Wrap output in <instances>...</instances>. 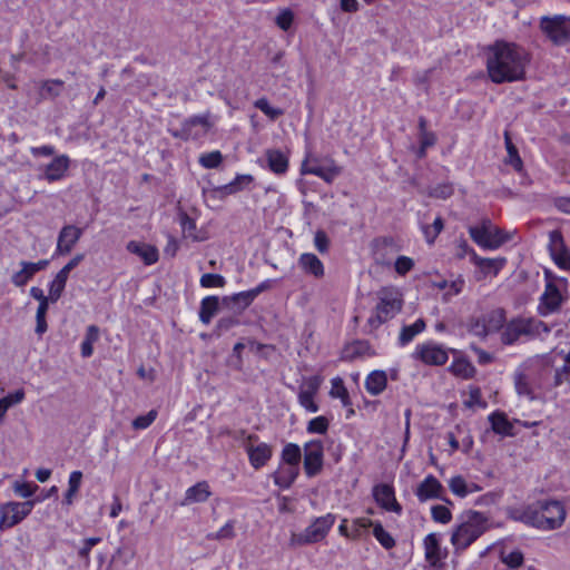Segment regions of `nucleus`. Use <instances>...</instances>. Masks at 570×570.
<instances>
[{
	"instance_id": "1",
	"label": "nucleus",
	"mask_w": 570,
	"mask_h": 570,
	"mask_svg": "<svg viewBox=\"0 0 570 570\" xmlns=\"http://www.w3.org/2000/svg\"><path fill=\"white\" fill-rule=\"evenodd\" d=\"M527 63L525 51L515 43L498 40L488 48L487 70L494 83L522 80Z\"/></svg>"
},
{
	"instance_id": "2",
	"label": "nucleus",
	"mask_w": 570,
	"mask_h": 570,
	"mask_svg": "<svg viewBox=\"0 0 570 570\" xmlns=\"http://www.w3.org/2000/svg\"><path fill=\"white\" fill-rule=\"evenodd\" d=\"M489 529V518L482 512L466 510L458 517L452 531L451 543L455 551L468 549Z\"/></svg>"
},
{
	"instance_id": "3",
	"label": "nucleus",
	"mask_w": 570,
	"mask_h": 570,
	"mask_svg": "<svg viewBox=\"0 0 570 570\" xmlns=\"http://www.w3.org/2000/svg\"><path fill=\"white\" fill-rule=\"evenodd\" d=\"M376 295L379 302L365 325L368 333H372L382 324L394 318L403 307V295L400 289L394 286L382 287L377 291Z\"/></svg>"
},
{
	"instance_id": "4",
	"label": "nucleus",
	"mask_w": 570,
	"mask_h": 570,
	"mask_svg": "<svg viewBox=\"0 0 570 570\" xmlns=\"http://www.w3.org/2000/svg\"><path fill=\"white\" fill-rule=\"evenodd\" d=\"M469 234L473 242L484 249H495L512 240L515 232H508L484 219L480 224L471 226Z\"/></svg>"
},
{
	"instance_id": "5",
	"label": "nucleus",
	"mask_w": 570,
	"mask_h": 570,
	"mask_svg": "<svg viewBox=\"0 0 570 570\" xmlns=\"http://www.w3.org/2000/svg\"><path fill=\"white\" fill-rule=\"evenodd\" d=\"M336 521V515L327 513L314 518L311 524L299 533H292V546H308L323 541Z\"/></svg>"
},
{
	"instance_id": "6",
	"label": "nucleus",
	"mask_w": 570,
	"mask_h": 570,
	"mask_svg": "<svg viewBox=\"0 0 570 570\" xmlns=\"http://www.w3.org/2000/svg\"><path fill=\"white\" fill-rule=\"evenodd\" d=\"M508 518L541 531L556 530V524H553L554 522L544 518L543 510L541 511L538 501L523 508L510 509L508 511Z\"/></svg>"
},
{
	"instance_id": "7",
	"label": "nucleus",
	"mask_w": 570,
	"mask_h": 570,
	"mask_svg": "<svg viewBox=\"0 0 570 570\" xmlns=\"http://www.w3.org/2000/svg\"><path fill=\"white\" fill-rule=\"evenodd\" d=\"M540 29L557 46L570 41V18L566 16L542 17Z\"/></svg>"
},
{
	"instance_id": "8",
	"label": "nucleus",
	"mask_w": 570,
	"mask_h": 570,
	"mask_svg": "<svg viewBox=\"0 0 570 570\" xmlns=\"http://www.w3.org/2000/svg\"><path fill=\"white\" fill-rule=\"evenodd\" d=\"M213 126L210 120V114L196 115L185 119L181 124L180 129L170 130V134L175 138L183 140L198 139L208 134Z\"/></svg>"
},
{
	"instance_id": "9",
	"label": "nucleus",
	"mask_w": 570,
	"mask_h": 570,
	"mask_svg": "<svg viewBox=\"0 0 570 570\" xmlns=\"http://www.w3.org/2000/svg\"><path fill=\"white\" fill-rule=\"evenodd\" d=\"M35 500L24 502H7L0 507V530L10 529L27 518L33 507Z\"/></svg>"
},
{
	"instance_id": "10",
	"label": "nucleus",
	"mask_w": 570,
	"mask_h": 570,
	"mask_svg": "<svg viewBox=\"0 0 570 570\" xmlns=\"http://www.w3.org/2000/svg\"><path fill=\"white\" fill-rule=\"evenodd\" d=\"M303 468L307 478L318 475L324 466V444L322 440L315 439L306 442L303 446Z\"/></svg>"
},
{
	"instance_id": "11",
	"label": "nucleus",
	"mask_w": 570,
	"mask_h": 570,
	"mask_svg": "<svg viewBox=\"0 0 570 570\" xmlns=\"http://www.w3.org/2000/svg\"><path fill=\"white\" fill-rule=\"evenodd\" d=\"M414 360H419L426 365L441 366L449 360L448 350L434 342L417 344L412 354Z\"/></svg>"
},
{
	"instance_id": "12",
	"label": "nucleus",
	"mask_w": 570,
	"mask_h": 570,
	"mask_svg": "<svg viewBox=\"0 0 570 570\" xmlns=\"http://www.w3.org/2000/svg\"><path fill=\"white\" fill-rule=\"evenodd\" d=\"M83 259V255L75 256L69 263H67L56 275L53 281L50 283V298L51 303H56L62 295L68 281L70 272Z\"/></svg>"
},
{
	"instance_id": "13",
	"label": "nucleus",
	"mask_w": 570,
	"mask_h": 570,
	"mask_svg": "<svg viewBox=\"0 0 570 570\" xmlns=\"http://www.w3.org/2000/svg\"><path fill=\"white\" fill-rule=\"evenodd\" d=\"M70 167V158L67 155L56 156L48 165L43 167L42 175H39L40 179H45L48 183H55L63 179Z\"/></svg>"
},
{
	"instance_id": "14",
	"label": "nucleus",
	"mask_w": 570,
	"mask_h": 570,
	"mask_svg": "<svg viewBox=\"0 0 570 570\" xmlns=\"http://www.w3.org/2000/svg\"><path fill=\"white\" fill-rule=\"evenodd\" d=\"M444 488L441 482L432 474H429L417 485L415 495L420 502H425L432 499L444 500Z\"/></svg>"
},
{
	"instance_id": "15",
	"label": "nucleus",
	"mask_w": 570,
	"mask_h": 570,
	"mask_svg": "<svg viewBox=\"0 0 570 570\" xmlns=\"http://www.w3.org/2000/svg\"><path fill=\"white\" fill-rule=\"evenodd\" d=\"M373 497L376 503L386 511H392L397 514L402 513V507L396 501L395 492L390 484H377L373 488Z\"/></svg>"
},
{
	"instance_id": "16",
	"label": "nucleus",
	"mask_w": 570,
	"mask_h": 570,
	"mask_svg": "<svg viewBox=\"0 0 570 570\" xmlns=\"http://www.w3.org/2000/svg\"><path fill=\"white\" fill-rule=\"evenodd\" d=\"M528 318H514L510 321L501 333V341L504 345L514 344L521 336L530 335L531 328Z\"/></svg>"
},
{
	"instance_id": "17",
	"label": "nucleus",
	"mask_w": 570,
	"mask_h": 570,
	"mask_svg": "<svg viewBox=\"0 0 570 570\" xmlns=\"http://www.w3.org/2000/svg\"><path fill=\"white\" fill-rule=\"evenodd\" d=\"M302 174L315 175L326 183H332L340 174L341 169L333 163L330 166H322L315 159H306L302 164Z\"/></svg>"
},
{
	"instance_id": "18",
	"label": "nucleus",
	"mask_w": 570,
	"mask_h": 570,
	"mask_svg": "<svg viewBox=\"0 0 570 570\" xmlns=\"http://www.w3.org/2000/svg\"><path fill=\"white\" fill-rule=\"evenodd\" d=\"M244 449L248 455L249 464L255 470H259L265 466L273 455L272 446L265 442L258 443L256 445L244 444Z\"/></svg>"
},
{
	"instance_id": "19",
	"label": "nucleus",
	"mask_w": 570,
	"mask_h": 570,
	"mask_svg": "<svg viewBox=\"0 0 570 570\" xmlns=\"http://www.w3.org/2000/svg\"><path fill=\"white\" fill-rule=\"evenodd\" d=\"M471 253V261L478 269L476 273L480 274L478 278L498 275L507 263L504 257L485 258L476 255L475 252Z\"/></svg>"
},
{
	"instance_id": "20",
	"label": "nucleus",
	"mask_w": 570,
	"mask_h": 570,
	"mask_svg": "<svg viewBox=\"0 0 570 570\" xmlns=\"http://www.w3.org/2000/svg\"><path fill=\"white\" fill-rule=\"evenodd\" d=\"M318 389L320 380L318 377L314 376L306 382L305 387L301 389L298 393L299 405L309 413H316L320 410L318 405L314 401Z\"/></svg>"
},
{
	"instance_id": "21",
	"label": "nucleus",
	"mask_w": 570,
	"mask_h": 570,
	"mask_svg": "<svg viewBox=\"0 0 570 570\" xmlns=\"http://www.w3.org/2000/svg\"><path fill=\"white\" fill-rule=\"evenodd\" d=\"M538 503L544 518L554 522L556 530L561 528L567 517L563 504L558 500H538Z\"/></svg>"
},
{
	"instance_id": "22",
	"label": "nucleus",
	"mask_w": 570,
	"mask_h": 570,
	"mask_svg": "<svg viewBox=\"0 0 570 570\" xmlns=\"http://www.w3.org/2000/svg\"><path fill=\"white\" fill-rule=\"evenodd\" d=\"M425 560L432 566L436 567L439 562L446 557L442 552L441 538L438 533H429L423 540Z\"/></svg>"
},
{
	"instance_id": "23",
	"label": "nucleus",
	"mask_w": 570,
	"mask_h": 570,
	"mask_svg": "<svg viewBox=\"0 0 570 570\" xmlns=\"http://www.w3.org/2000/svg\"><path fill=\"white\" fill-rule=\"evenodd\" d=\"M298 475L299 466H293L279 462L277 470L272 473V479L274 484L279 489L287 490L293 485Z\"/></svg>"
},
{
	"instance_id": "24",
	"label": "nucleus",
	"mask_w": 570,
	"mask_h": 570,
	"mask_svg": "<svg viewBox=\"0 0 570 570\" xmlns=\"http://www.w3.org/2000/svg\"><path fill=\"white\" fill-rule=\"evenodd\" d=\"M488 420L491 424V429L495 434L501 436H514L517 432L514 431L513 422L509 421L507 413L502 411H494L489 416Z\"/></svg>"
},
{
	"instance_id": "25",
	"label": "nucleus",
	"mask_w": 570,
	"mask_h": 570,
	"mask_svg": "<svg viewBox=\"0 0 570 570\" xmlns=\"http://www.w3.org/2000/svg\"><path fill=\"white\" fill-rule=\"evenodd\" d=\"M212 495L210 487L207 481H199L188 488L180 505H190L193 503H203Z\"/></svg>"
},
{
	"instance_id": "26",
	"label": "nucleus",
	"mask_w": 570,
	"mask_h": 570,
	"mask_svg": "<svg viewBox=\"0 0 570 570\" xmlns=\"http://www.w3.org/2000/svg\"><path fill=\"white\" fill-rule=\"evenodd\" d=\"M254 297L249 291L235 293L227 295L222 298V305L228 309L234 311L237 314L244 312L253 302Z\"/></svg>"
},
{
	"instance_id": "27",
	"label": "nucleus",
	"mask_w": 570,
	"mask_h": 570,
	"mask_svg": "<svg viewBox=\"0 0 570 570\" xmlns=\"http://www.w3.org/2000/svg\"><path fill=\"white\" fill-rule=\"evenodd\" d=\"M505 322L503 309H494L487 314L482 321V331H475L476 335L485 336L491 332L501 330Z\"/></svg>"
},
{
	"instance_id": "28",
	"label": "nucleus",
	"mask_w": 570,
	"mask_h": 570,
	"mask_svg": "<svg viewBox=\"0 0 570 570\" xmlns=\"http://www.w3.org/2000/svg\"><path fill=\"white\" fill-rule=\"evenodd\" d=\"M365 389L366 391L373 395L377 396L380 395L387 385V375L385 371L382 370H375L372 371L365 379Z\"/></svg>"
},
{
	"instance_id": "29",
	"label": "nucleus",
	"mask_w": 570,
	"mask_h": 570,
	"mask_svg": "<svg viewBox=\"0 0 570 570\" xmlns=\"http://www.w3.org/2000/svg\"><path fill=\"white\" fill-rule=\"evenodd\" d=\"M265 157L268 168L277 175L285 174L288 169V158L279 149H267Z\"/></svg>"
},
{
	"instance_id": "30",
	"label": "nucleus",
	"mask_w": 570,
	"mask_h": 570,
	"mask_svg": "<svg viewBox=\"0 0 570 570\" xmlns=\"http://www.w3.org/2000/svg\"><path fill=\"white\" fill-rule=\"evenodd\" d=\"M179 224L181 227L183 236L185 239L190 240H203L206 238V235L202 230H197L196 223L193 218H190L187 213L179 212L178 214Z\"/></svg>"
},
{
	"instance_id": "31",
	"label": "nucleus",
	"mask_w": 570,
	"mask_h": 570,
	"mask_svg": "<svg viewBox=\"0 0 570 570\" xmlns=\"http://www.w3.org/2000/svg\"><path fill=\"white\" fill-rule=\"evenodd\" d=\"M222 299L218 296H206L200 302L199 320L203 324L208 325L219 309Z\"/></svg>"
},
{
	"instance_id": "32",
	"label": "nucleus",
	"mask_w": 570,
	"mask_h": 570,
	"mask_svg": "<svg viewBox=\"0 0 570 570\" xmlns=\"http://www.w3.org/2000/svg\"><path fill=\"white\" fill-rule=\"evenodd\" d=\"M252 181L253 176L250 175H237L230 183L214 188V193L218 194L219 196L233 195L243 190Z\"/></svg>"
},
{
	"instance_id": "33",
	"label": "nucleus",
	"mask_w": 570,
	"mask_h": 570,
	"mask_svg": "<svg viewBox=\"0 0 570 570\" xmlns=\"http://www.w3.org/2000/svg\"><path fill=\"white\" fill-rule=\"evenodd\" d=\"M299 265L305 273L315 277H322L324 275L323 263L312 253H303L299 257Z\"/></svg>"
},
{
	"instance_id": "34",
	"label": "nucleus",
	"mask_w": 570,
	"mask_h": 570,
	"mask_svg": "<svg viewBox=\"0 0 570 570\" xmlns=\"http://www.w3.org/2000/svg\"><path fill=\"white\" fill-rule=\"evenodd\" d=\"M82 230L73 225L65 226L58 237L57 249H71Z\"/></svg>"
},
{
	"instance_id": "35",
	"label": "nucleus",
	"mask_w": 570,
	"mask_h": 570,
	"mask_svg": "<svg viewBox=\"0 0 570 570\" xmlns=\"http://www.w3.org/2000/svg\"><path fill=\"white\" fill-rule=\"evenodd\" d=\"M426 327V324L423 318L416 320L411 325H404L401 328L400 336H399V345L405 346L409 343H411L416 335L422 333Z\"/></svg>"
},
{
	"instance_id": "36",
	"label": "nucleus",
	"mask_w": 570,
	"mask_h": 570,
	"mask_svg": "<svg viewBox=\"0 0 570 570\" xmlns=\"http://www.w3.org/2000/svg\"><path fill=\"white\" fill-rule=\"evenodd\" d=\"M302 456V449L298 444L286 443L281 452V463L299 466Z\"/></svg>"
},
{
	"instance_id": "37",
	"label": "nucleus",
	"mask_w": 570,
	"mask_h": 570,
	"mask_svg": "<svg viewBox=\"0 0 570 570\" xmlns=\"http://www.w3.org/2000/svg\"><path fill=\"white\" fill-rule=\"evenodd\" d=\"M82 472L81 471H72L68 479V489L63 495L62 504L70 507L73 503V499L78 493L81 481H82Z\"/></svg>"
},
{
	"instance_id": "38",
	"label": "nucleus",
	"mask_w": 570,
	"mask_h": 570,
	"mask_svg": "<svg viewBox=\"0 0 570 570\" xmlns=\"http://www.w3.org/2000/svg\"><path fill=\"white\" fill-rule=\"evenodd\" d=\"M541 302L548 312L557 311L562 302L558 287L553 284H548L546 292L541 296Z\"/></svg>"
},
{
	"instance_id": "39",
	"label": "nucleus",
	"mask_w": 570,
	"mask_h": 570,
	"mask_svg": "<svg viewBox=\"0 0 570 570\" xmlns=\"http://www.w3.org/2000/svg\"><path fill=\"white\" fill-rule=\"evenodd\" d=\"M99 340V328L96 325H89L86 331V335L80 345V352L82 357H90L94 353V343Z\"/></svg>"
},
{
	"instance_id": "40",
	"label": "nucleus",
	"mask_w": 570,
	"mask_h": 570,
	"mask_svg": "<svg viewBox=\"0 0 570 570\" xmlns=\"http://www.w3.org/2000/svg\"><path fill=\"white\" fill-rule=\"evenodd\" d=\"M26 393L23 389H19L13 393H9L8 395L0 399V423L3 421V417L7 411L24 400Z\"/></svg>"
},
{
	"instance_id": "41",
	"label": "nucleus",
	"mask_w": 570,
	"mask_h": 570,
	"mask_svg": "<svg viewBox=\"0 0 570 570\" xmlns=\"http://www.w3.org/2000/svg\"><path fill=\"white\" fill-rule=\"evenodd\" d=\"M450 371L456 375L461 376L463 379H471L474 376L476 370L472 365V363L465 358H456L453 361V363L450 366Z\"/></svg>"
},
{
	"instance_id": "42",
	"label": "nucleus",
	"mask_w": 570,
	"mask_h": 570,
	"mask_svg": "<svg viewBox=\"0 0 570 570\" xmlns=\"http://www.w3.org/2000/svg\"><path fill=\"white\" fill-rule=\"evenodd\" d=\"M20 266L21 268L11 276V282L17 287L24 286L35 276L29 262L22 261L20 262Z\"/></svg>"
},
{
	"instance_id": "43",
	"label": "nucleus",
	"mask_w": 570,
	"mask_h": 570,
	"mask_svg": "<svg viewBox=\"0 0 570 570\" xmlns=\"http://www.w3.org/2000/svg\"><path fill=\"white\" fill-rule=\"evenodd\" d=\"M514 387L519 395L528 396L530 400L534 399L533 391L530 386L528 376L521 370H518L514 373Z\"/></svg>"
},
{
	"instance_id": "44",
	"label": "nucleus",
	"mask_w": 570,
	"mask_h": 570,
	"mask_svg": "<svg viewBox=\"0 0 570 570\" xmlns=\"http://www.w3.org/2000/svg\"><path fill=\"white\" fill-rule=\"evenodd\" d=\"M373 535L384 549L390 550L395 547L394 538L383 528L380 522H375L373 524Z\"/></svg>"
},
{
	"instance_id": "45",
	"label": "nucleus",
	"mask_w": 570,
	"mask_h": 570,
	"mask_svg": "<svg viewBox=\"0 0 570 570\" xmlns=\"http://www.w3.org/2000/svg\"><path fill=\"white\" fill-rule=\"evenodd\" d=\"M102 541L100 537H91L82 540L81 547L78 549V557L83 561L85 567L90 564L91 549Z\"/></svg>"
},
{
	"instance_id": "46",
	"label": "nucleus",
	"mask_w": 570,
	"mask_h": 570,
	"mask_svg": "<svg viewBox=\"0 0 570 570\" xmlns=\"http://www.w3.org/2000/svg\"><path fill=\"white\" fill-rule=\"evenodd\" d=\"M254 107L259 109L271 120H276L284 114V111L281 108L272 107L269 105L267 98H265V97L257 99L254 102Z\"/></svg>"
},
{
	"instance_id": "47",
	"label": "nucleus",
	"mask_w": 570,
	"mask_h": 570,
	"mask_svg": "<svg viewBox=\"0 0 570 570\" xmlns=\"http://www.w3.org/2000/svg\"><path fill=\"white\" fill-rule=\"evenodd\" d=\"M328 428V419L323 415H320L308 421L306 432L309 434H325Z\"/></svg>"
},
{
	"instance_id": "48",
	"label": "nucleus",
	"mask_w": 570,
	"mask_h": 570,
	"mask_svg": "<svg viewBox=\"0 0 570 570\" xmlns=\"http://www.w3.org/2000/svg\"><path fill=\"white\" fill-rule=\"evenodd\" d=\"M63 81L60 79L45 80L41 85V96L43 98H56L60 95V89Z\"/></svg>"
},
{
	"instance_id": "49",
	"label": "nucleus",
	"mask_w": 570,
	"mask_h": 570,
	"mask_svg": "<svg viewBox=\"0 0 570 570\" xmlns=\"http://www.w3.org/2000/svg\"><path fill=\"white\" fill-rule=\"evenodd\" d=\"M431 518L434 522L448 524L452 520V512L446 505L436 504L431 508Z\"/></svg>"
},
{
	"instance_id": "50",
	"label": "nucleus",
	"mask_w": 570,
	"mask_h": 570,
	"mask_svg": "<svg viewBox=\"0 0 570 570\" xmlns=\"http://www.w3.org/2000/svg\"><path fill=\"white\" fill-rule=\"evenodd\" d=\"M449 488L453 494L465 498L469 494L468 483L462 475L452 476L449 480Z\"/></svg>"
},
{
	"instance_id": "51",
	"label": "nucleus",
	"mask_w": 570,
	"mask_h": 570,
	"mask_svg": "<svg viewBox=\"0 0 570 570\" xmlns=\"http://www.w3.org/2000/svg\"><path fill=\"white\" fill-rule=\"evenodd\" d=\"M198 161L204 168H217L223 161V155L219 150L210 151L200 155Z\"/></svg>"
},
{
	"instance_id": "52",
	"label": "nucleus",
	"mask_w": 570,
	"mask_h": 570,
	"mask_svg": "<svg viewBox=\"0 0 570 570\" xmlns=\"http://www.w3.org/2000/svg\"><path fill=\"white\" fill-rule=\"evenodd\" d=\"M199 284L204 288L224 287L226 285V279L219 274L207 273L202 275Z\"/></svg>"
},
{
	"instance_id": "53",
	"label": "nucleus",
	"mask_w": 570,
	"mask_h": 570,
	"mask_svg": "<svg viewBox=\"0 0 570 570\" xmlns=\"http://www.w3.org/2000/svg\"><path fill=\"white\" fill-rule=\"evenodd\" d=\"M234 528H235V521L229 520L217 532L207 534V539H209V540L233 539L235 537Z\"/></svg>"
},
{
	"instance_id": "54",
	"label": "nucleus",
	"mask_w": 570,
	"mask_h": 570,
	"mask_svg": "<svg viewBox=\"0 0 570 570\" xmlns=\"http://www.w3.org/2000/svg\"><path fill=\"white\" fill-rule=\"evenodd\" d=\"M294 22V12L286 8L278 12L275 18L276 26L283 31H287Z\"/></svg>"
},
{
	"instance_id": "55",
	"label": "nucleus",
	"mask_w": 570,
	"mask_h": 570,
	"mask_svg": "<svg viewBox=\"0 0 570 570\" xmlns=\"http://www.w3.org/2000/svg\"><path fill=\"white\" fill-rule=\"evenodd\" d=\"M157 415L158 412L156 410H150L147 414L137 416L131 425L135 430H145L154 423Z\"/></svg>"
},
{
	"instance_id": "56",
	"label": "nucleus",
	"mask_w": 570,
	"mask_h": 570,
	"mask_svg": "<svg viewBox=\"0 0 570 570\" xmlns=\"http://www.w3.org/2000/svg\"><path fill=\"white\" fill-rule=\"evenodd\" d=\"M239 321L236 316H225L220 317L215 326V333L219 336L223 333L228 332L230 328L237 326Z\"/></svg>"
},
{
	"instance_id": "57",
	"label": "nucleus",
	"mask_w": 570,
	"mask_h": 570,
	"mask_svg": "<svg viewBox=\"0 0 570 570\" xmlns=\"http://www.w3.org/2000/svg\"><path fill=\"white\" fill-rule=\"evenodd\" d=\"M524 557L520 550H514L502 556V562L511 569H518L523 564Z\"/></svg>"
},
{
	"instance_id": "58",
	"label": "nucleus",
	"mask_w": 570,
	"mask_h": 570,
	"mask_svg": "<svg viewBox=\"0 0 570 570\" xmlns=\"http://www.w3.org/2000/svg\"><path fill=\"white\" fill-rule=\"evenodd\" d=\"M443 228V220L441 217H436L432 225H428L423 227V233L426 237V240L429 244H432V242L435 239V237L439 235V233Z\"/></svg>"
},
{
	"instance_id": "59",
	"label": "nucleus",
	"mask_w": 570,
	"mask_h": 570,
	"mask_svg": "<svg viewBox=\"0 0 570 570\" xmlns=\"http://www.w3.org/2000/svg\"><path fill=\"white\" fill-rule=\"evenodd\" d=\"M464 279L461 276H458L455 279L450 282V287H448L446 292L443 295V301L449 302L453 296L459 295L464 287Z\"/></svg>"
},
{
	"instance_id": "60",
	"label": "nucleus",
	"mask_w": 570,
	"mask_h": 570,
	"mask_svg": "<svg viewBox=\"0 0 570 570\" xmlns=\"http://www.w3.org/2000/svg\"><path fill=\"white\" fill-rule=\"evenodd\" d=\"M505 146H507V151H508V155H509V163L515 168V169H521L522 167V160L518 154V149L515 148V146L511 142L508 134H505Z\"/></svg>"
},
{
	"instance_id": "61",
	"label": "nucleus",
	"mask_w": 570,
	"mask_h": 570,
	"mask_svg": "<svg viewBox=\"0 0 570 570\" xmlns=\"http://www.w3.org/2000/svg\"><path fill=\"white\" fill-rule=\"evenodd\" d=\"M37 489V484L29 482H16L13 485L16 494L24 499L32 497Z\"/></svg>"
},
{
	"instance_id": "62",
	"label": "nucleus",
	"mask_w": 570,
	"mask_h": 570,
	"mask_svg": "<svg viewBox=\"0 0 570 570\" xmlns=\"http://www.w3.org/2000/svg\"><path fill=\"white\" fill-rule=\"evenodd\" d=\"M414 266V262L412 258L407 256H400L396 258L394 263V268L399 275H405L410 272Z\"/></svg>"
},
{
	"instance_id": "63",
	"label": "nucleus",
	"mask_w": 570,
	"mask_h": 570,
	"mask_svg": "<svg viewBox=\"0 0 570 570\" xmlns=\"http://www.w3.org/2000/svg\"><path fill=\"white\" fill-rule=\"evenodd\" d=\"M550 254L558 267L564 271L570 269V252H550Z\"/></svg>"
},
{
	"instance_id": "64",
	"label": "nucleus",
	"mask_w": 570,
	"mask_h": 570,
	"mask_svg": "<svg viewBox=\"0 0 570 570\" xmlns=\"http://www.w3.org/2000/svg\"><path fill=\"white\" fill-rule=\"evenodd\" d=\"M245 348V345L240 342L236 343L233 347V354L229 360V365L233 366L235 370L242 368V352Z\"/></svg>"
}]
</instances>
